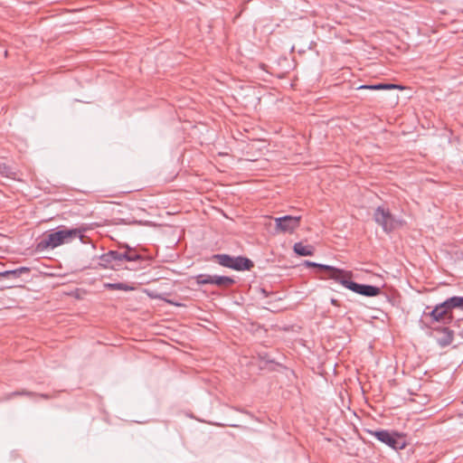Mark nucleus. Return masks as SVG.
<instances>
[{
    "mask_svg": "<svg viewBox=\"0 0 463 463\" xmlns=\"http://www.w3.org/2000/svg\"><path fill=\"white\" fill-rule=\"evenodd\" d=\"M443 336L438 339V343L440 346H447L451 344L453 340L452 332L447 328H442Z\"/></svg>",
    "mask_w": 463,
    "mask_h": 463,
    "instance_id": "obj_11",
    "label": "nucleus"
},
{
    "mask_svg": "<svg viewBox=\"0 0 463 463\" xmlns=\"http://www.w3.org/2000/svg\"><path fill=\"white\" fill-rule=\"evenodd\" d=\"M370 433L378 440L394 449H402L404 446L403 443L400 442L398 436L395 433H391L388 430H375L370 431Z\"/></svg>",
    "mask_w": 463,
    "mask_h": 463,
    "instance_id": "obj_6",
    "label": "nucleus"
},
{
    "mask_svg": "<svg viewBox=\"0 0 463 463\" xmlns=\"http://www.w3.org/2000/svg\"><path fill=\"white\" fill-rule=\"evenodd\" d=\"M13 174L11 168L5 164L0 163V175L4 176H10Z\"/></svg>",
    "mask_w": 463,
    "mask_h": 463,
    "instance_id": "obj_18",
    "label": "nucleus"
},
{
    "mask_svg": "<svg viewBox=\"0 0 463 463\" xmlns=\"http://www.w3.org/2000/svg\"><path fill=\"white\" fill-rule=\"evenodd\" d=\"M26 392H12L10 394H8L6 396V399L9 400V399H12L13 397L16 396V395H20V394H25Z\"/></svg>",
    "mask_w": 463,
    "mask_h": 463,
    "instance_id": "obj_19",
    "label": "nucleus"
},
{
    "mask_svg": "<svg viewBox=\"0 0 463 463\" xmlns=\"http://www.w3.org/2000/svg\"><path fill=\"white\" fill-rule=\"evenodd\" d=\"M374 222L380 225L383 232L389 233L404 224V221L392 215L389 209L378 206L373 213Z\"/></svg>",
    "mask_w": 463,
    "mask_h": 463,
    "instance_id": "obj_4",
    "label": "nucleus"
},
{
    "mask_svg": "<svg viewBox=\"0 0 463 463\" xmlns=\"http://www.w3.org/2000/svg\"><path fill=\"white\" fill-rule=\"evenodd\" d=\"M253 266L251 260L244 257H234L232 263V269L235 270H247Z\"/></svg>",
    "mask_w": 463,
    "mask_h": 463,
    "instance_id": "obj_8",
    "label": "nucleus"
},
{
    "mask_svg": "<svg viewBox=\"0 0 463 463\" xmlns=\"http://www.w3.org/2000/svg\"><path fill=\"white\" fill-rule=\"evenodd\" d=\"M359 89H368V90H392V89H401L399 85L396 84H384V83H379L375 85H362L359 87Z\"/></svg>",
    "mask_w": 463,
    "mask_h": 463,
    "instance_id": "obj_12",
    "label": "nucleus"
},
{
    "mask_svg": "<svg viewBox=\"0 0 463 463\" xmlns=\"http://www.w3.org/2000/svg\"><path fill=\"white\" fill-rule=\"evenodd\" d=\"M305 265L307 266V267L319 268L320 269L325 270L327 273V277L326 278L334 279V280H335V275H336V272H335V271H340L341 270L340 269H336V268L332 267V266L323 265V264L316 263V262L309 261V260H306L305 261Z\"/></svg>",
    "mask_w": 463,
    "mask_h": 463,
    "instance_id": "obj_7",
    "label": "nucleus"
},
{
    "mask_svg": "<svg viewBox=\"0 0 463 463\" xmlns=\"http://www.w3.org/2000/svg\"><path fill=\"white\" fill-rule=\"evenodd\" d=\"M196 282L199 285L213 284V276L200 274L196 277Z\"/></svg>",
    "mask_w": 463,
    "mask_h": 463,
    "instance_id": "obj_15",
    "label": "nucleus"
},
{
    "mask_svg": "<svg viewBox=\"0 0 463 463\" xmlns=\"http://www.w3.org/2000/svg\"><path fill=\"white\" fill-rule=\"evenodd\" d=\"M300 216L285 215L275 218L276 232L293 233L300 225Z\"/></svg>",
    "mask_w": 463,
    "mask_h": 463,
    "instance_id": "obj_5",
    "label": "nucleus"
},
{
    "mask_svg": "<svg viewBox=\"0 0 463 463\" xmlns=\"http://www.w3.org/2000/svg\"><path fill=\"white\" fill-rule=\"evenodd\" d=\"M233 279L226 276L213 275V284L220 287H229L233 284Z\"/></svg>",
    "mask_w": 463,
    "mask_h": 463,
    "instance_id": "obj_13",
    "label": "nucleus"
},
{
    "mask_svg": "<svg viewBox=\"0 0 463 463\" xmlns=\"http://www.w3.org/2000/svg\"><path fill=\"white\" fill-rule=\"evenodd\" d=\"M332 303H333L334 305H335V304H336V300L332 299Z\"/></svg>",
    "mask_w": 463,
    "mask_h": 463,
    "instance_id": "obj_20",
    "label": "nucleus"
},
{
    "mask_svg": "<svg viewBox=\"0 0 463 463\" xmlns=\"http://www.w3.org/2000/svg\"><path fill=\"white\" fill-rule=\"evenodd\" d=\"M124 260L127 261H136L141 259L140 255L132 252V251H127L122 254Z\"/></svg>",
    "mask_w": 463,
    "mask_h": 463,
    "instance_id": "obj_17",
    "label": "nucleus"
},
{
    "mask_svg": "<svg viewBox=\"0 0 463 463\" xmlns=\"http://www.w3.org/2000/svg\"><path fill=\"white\" fill-rule=\"evenodd\" d=\"M122 254L123 253L118 251L110 250L107 254L102 256V260L106 262H109L111 260L122 261L124 260Z\"/></svg>",
    "mask_w": 463,
    "mask_h": 463,
    "instance_id": "obj_14",
    "label": "nucleus"
},
{
    "mask_svg": "<svg viewBox=\"0 0 463 463\" xmlns=\"http://www.w3.org/2000/svg\"><path fill=\"white\" fill-rule=\"evenodd\" d=\"M456 307L463 309V297H451L437 305L430 312L424 311L423 315L432 323L446 325L452 321L451 309Z\"/></svg>",
    "mask_w": 463,
    "mask_h": 463,
    "instance_id": "obj_1",
    "label": "nucleus"
},
{
    "mask_svg": "<svg viewBox=\"0 0 463 463\" xmlns=\"http://www.w3.org/2000/svg\"><path fill=\"white\" fill-rule=\"evenodd\" d=\"M5 276V273H0V277Z\"/></svg>",
    "mask_w": 463,
    "mask_h": 463,
    "instance_id": "obj_21",
    "label": "nucleus"
},
{
    "mask_svg": "<svg viewBox=\"0 0 463 463\" xmlns=\"http://www.w3.org/2000/svg\"><path fill=\"white\" fill-rule=\"evenodd\" d=\"M105 287L109 289H118V290H124V291H128L132 288L131 287H129L124 283H108L105 285Z\"/></svg>",
    "mask_w": 463,
    "mask_h": 463,
    "instance_id": "obj_16",
    "label": "nucleus"
},
{
    "mask_svg": "<svg viewBox=\"0 0 463 463\" xmlns=\"http://www.w3.org/2000/svg\"><path fill=\"white\" fill-rule=\"evenodd\" d=\"M77 237L82 238L80 229L60 230L45 236L41 244L45 248L54 249L63 243L70 242Z\"/></svg>",
    "mask_w": 463,
    "mask_h": 463,
    "instance_id": "obj_3",
    "label": "nucleus"
},
{
    "mask_svg": "<svg viewBox=\"0 0 463 463\" xmlns=\"http://www.w3.org/2000/svg\"><path fill=\"white\" fill-rule=\"evenodd\" d=\"M293 250L299 256H311L314 253L313 246L305 245L302 242L295 243Z\"/></svg>",
    "mask_w": 463,
    "mask_h": 463,
    "instance_id": "obj_9",
    "label": "nucleus"
},
{
    "mask_svg": "<svg viewBox=\"0 0 463 463\" xmlns=\"http://www.w3.org/2000/svg\"><path fill=\"white\" fill-rule=\"evenodd\" d=\"M233 258L227 254H217L213 256V259L218 262L220 265L226 267V268H232L233 263Z\"/></svg>",
    "mask_w": 463,
    "mask_h": 463,
    "instance_id": "obj_10",
    "label": "nucleus"
},
{
    "mask_svg": "<svg viewBox=\"0 0 463 463\" xmlns=\"http://www.w3.org/2000/svg\"><path fill=\"white\" fill-rule=\"evenodd\" d=\"M335 281L345 287L346 288L366 297H374L379 295L380 288L371 285H363L351 281L352 272L341 269L335 271Z\"/></svg>",
    "mask_w": 463,
    "mask_h": 463,
    "instance_id": "obj_2",
    "label": "nucleus"
}]
</instances>
